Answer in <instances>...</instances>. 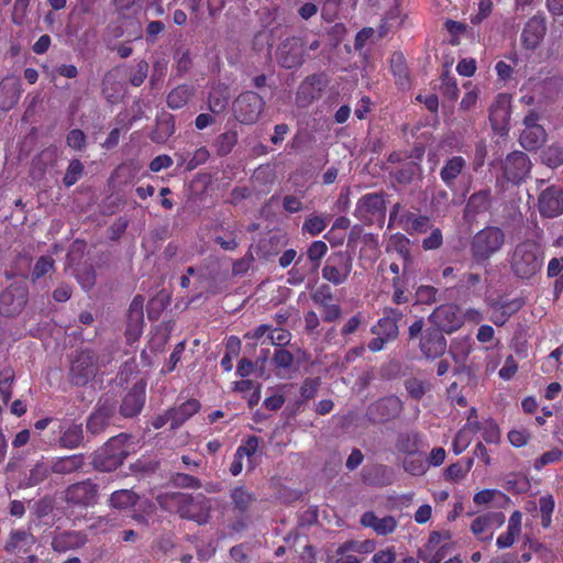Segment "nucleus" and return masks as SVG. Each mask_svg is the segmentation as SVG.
Here are the masks:
<instances>
[{
  "label": "nucleus",
  "instance_id": "f257e3e1",
  "mask_svg": "<svg viewBox=\"0 0 563 563\" xmlns=\"http://www.w3.org/2000/svg\"><path fill=\"white\" fill-rule=\"evenodd\" d=\"M161 508L177 514L180 518L206 525L210 519L211 503L203 494L168 492L157 497Z\"/></svg>",
  "mask_w": 563,
  "mask_h": 563
},
{
  "label": "nucleus",
  "instance_id": "f03ea898",
  "mask_svg": "<svg viewBox=\"0 0 563 563\" xmlns=\"http://www.w3.org/2000/svg\"><path fill=\"white\" fill-rule=\"evenodd\" d=\"M544 251L542 245L532 239H526L515 245L509 253L512 274L519 279H531L542 269Z\"/></svg>",
  "mask_w": 563,
  "mask_h": 563
},
{
  "label": "nucleus",
  "instance_id": "7ed1b4c3",
  "mask_svg": "<svg viewBox=\"0 0 563 563\" xmlns=\"http://www.w3.org/2000/svg\"><path fill=\"white\" fill-rule=\"evenodd\" d=\"M504 231L494 225H488L475 233L470 242V252L473 261L482 265L499 252L505 244Z\"/></svg>",
  "mask_w": 563,
  "mask_h": 563
},
{
  "label": "nucleus",
  "instance_id": "20e7f679",
  "mask_svg": "<svg viewBox=\"0 0 563 563\" xmlns=\"http://www.w3.org/2000/svg\"><path fill=\"white\" fill-rule=\"evenodd\" d=\"M131 435L120 433L109 439L92 460L93 467L101 472H112L121 466L129 455L128 442Z\"/></svg>",
  "mask_w": 563,
  "mask_h": 563
},
{
  "label": "nucleus",
  "instance_id": "39448f33",
  "mask_svg": "<svg viewBox=\"0 0 563 563\" xmlns=\"http://www.w3.org/2000/svg\"><path fill=\"white\" fill-rule=\"evenodd\" d=\"M402 317L404 313L400 309L384 308L383 317L371 329V332L375 335L367 344L371 352H379L385 349L387 343L397 339L399 334L398 322Z\"/></svg>",
  "mask_w": 563,
  "mask_h": 563
},
{
  "label": "nucleus",
  "instance_id": "423d86ee",
  "mask_svg": "<svg viewBox=\"0 0 563 563\" xmlns=\"http://www.w3.org/2000/svg\"><path fill=\"white\" fill-rule=\"evenodd\" d=\"M503 179L497 178L496 188L505 190V181L512 185H520L529 176L532 164L529 156L521 151L509 153L501 161Z\"/></svg>",
  "mask_w": 563,
  "mask_h": 563
},
{
  "label": "nucleus",
  "instance_id": "0eeeda50",
  "mask_svg": "<svg viewBox=\"0 0 563 563\" xmlns=\"http://www.w3.org/2000/svg\"><path fill=\"white\" fill-rule=\"evenodd\" d=\"M100 369L98 354L91 349L77 351L69 367V379L75 386H86Z\"/></svg>",
  "mask_w": 563,
  "mask_h": 563
},
{
  "label": "nucleus",
  "instance_id": "6e6552de",
  "mask_svg": "<svg viewBox=\"0 0 563 563\" xmlns=\"http://www.w3.org/2000/svg\"><path fill=\"white\" fill-rule=\"evenodd\" d=\"M354 216L365 225L382 223L386 216L385 194L369 192L362 196L355 206Z\"/></svg>",
  "mask_w": 563,
  "mask_h": 563
},
{
  "label": "nucleus",
  "instance_id": "1a4fd4ad",
  "mask_svg": "<svg viewBox=\"0 0 563 563\" xmlns=\"http://www.w3.org/2000/svg\"><path fill=\"white\" fill-rule=\"evenodd\" d=\"M352 268L353 257L347 251L332 252L322 268V278L339 286L349 279Z\"/></svg>",
  "mask_w": 563,
  "mask_h": 563
},
{
  "label": "nucleus",
  "instance_id": "9d476101",
  "mask_svg": "<svg viewBox=\"0 0 563 563\" xmlns=\"http://www.w3.org/2000/svg\"><path fill=\"white\" fill-rule=\"evenodd\" d=\"M265 108L264 99L254 91H244L233 101L234 118L242 124L255 123Z\"/></svg>",
  "mask_w": 563,
  "mask_h": 563
},
{
  "label": "nucleus",
  "instance_id": "9b49d317",
  "mask_svg": "<svg viewBox=\"0 0 563 563\" xmlns=\"http://www.w3.org/2000/svg\"><path fill=\"white\" fill-rule=\"evenodd\" d=\"M117 419V401L112 398H101L95 410L89 415L86 428L88 432L98 435L104 432Z\"/></svg>",
  "mask_w": 563,
  "mask_h": 563
},
{
  "label": "nucleus",
  "instance_id": "f8f14e48",
  "mask_svg": "<svg viewBox=\"0 0 563 563\" xmlns=\"http://www.w3.org/2000/svg\"><path fill=\"white\" fill-rule=\"evenodd\" d=\"M402 410L400 398L390 395L372 402L366 410V417L373 423H386L397 419Z\"/></svg>",
  "mask_w": 563,
  "mask_h": 563
},
{
  "label": "nucleus",
  "instance_id": "ddd939ff",
  "mask_svg": "<svg viewBox=\"0 0 563 563\" xmlns=\"http://www.w3.org/2000/svg\"><path fill=\"white\" fill-rule=\"evenodd\" d=\"M230 497L233 505L232 511L235 517L232 529L236 532H241L247 527L250 510L256 498L255 495L244 486L234 487L231 490Z\"/></svg>",
  "mask_w": 563,
  "mask_h": 563
},
{
  "label": "nucleus",
  "instance_id": "4468645a",
  "mask_svg": "<svg viewBox=\"0 0 563 563\" xmlns=\"http://www.w3.org/2000/svg\"><path fill=\"white\" fill-rule=\"evenodd\" d=\"M26 301V283L24 280H16L0 294V313L5 317L19 314Z\"/></svg>",
  "mask_w": 563,
  "mask_h": 563
},
{
  "label": "nucleus",
  "instance_id": "2eb2a0df",
  "mask_svg": "<svg viewBox=\"0 0 563 563\" xmlns=\"http://www.w3.org/2000/svg\"><path fill=\"white\" fill-rule=\"evenodd\" d=\"M429 321L433 324L432 328L449 334L457 331L464 323L459 306L453 303L437 307L429 316Z\"/></svg>",
  "mask_w": 563,
  "mask_h": 563
},
{
  "label": "nucleus",
  "instance_id": "dca6fc26",
  "mask_svg": "<svg viewBox=\"0 0 563 563\" xmlns=\"http://www.w3.org/2000/svg\"><path fill=\"white\" fill-rule=\"evenodd\" d=\"M305 43L300 37H287L278 47V64L286 69L298 68L305 62Z\"/></svg>",
  "mask_w": 563,
  "mask_h": 563
},
{
  "label": "nucleus",
  "instance_id": "f3484780",
  "mask_svg": "<svg viewBox=\"0 0 563 563\" xmlns=\"http://www.w3.org/2000/svg\"><path fill=\"white\" fill-rule=\"evenodd\" d=\"M506 517L501 511H488L477 516L470 526L471 532L481 542L493 540L494 530L505 523Z\"/></svg>",
  "mask_w": 563,
  "mask_h": 563
},
{
  "label": "nucleus",
  "instance_id": "a211bd4d",
  "mask_svg": "<svg viewBox=\"0 0 563 563\" xmlns=\"http://www.w3.org/2000/svg\"><path fill=\"white\" fill-rule=\"evenodd\" d=\"M35 538L31 530H15L11 533L5 550L18 555L12 563H32L34 555L31 553Z\"/></svg>",
  "mask_w": 563,
  "mask_h": 563
},
{
  "label": "nucleus",
  "instance_id": "6ab92c4d",
  "mask_svg": "<svg viewBox=\"0 0 563 563\" xmlns=\"http://www.w3.org/2000/svg\"><path fill=\"white\" fill-rule=\"evenodd\" d=\"M98 485L91 479L69 485L65 490V500L68 505L89 507L96 504Z\"/></svg>",
  "mask_w": 563,
  "mask_h": 563
},
{
  "label": "nucleus",
  "instance_id": "aec40b11",
  "mask_svg": "<svg viewBox=\"0 0 563 563\" xmlns=\"http://www.w3.org/2000/svg\"><path fill=\"white\" fill-rule=\"evenodd\" d=\"M538 209L544 218L563 214V189L556 186L545 188L539 196Z\"/></svg>",
  "mask_w": 563,
  "mask_h": 563
},
{
  "label": "nucleus",
  "instance_id": "412c9836",
  "mask_svg": "<svg viewBox=\"0 0 563 563\" xmlns=\"http://www.w3.org/2000/svg\"><path fill=\"white\" fill-rule=\"evenodd\" d=\"M419 347L426 358L434 360L446 351V340L440 329L429 327L420 336Z\"/></svg>",
  "mask_w": 563,
  "mask_h": 563
},
{
  "label": "nucleus",
  "instance_id": "4be33fe9",
  "mask_svg": "<svg viewBox=\"0 0 563 563\" xmlns=\"http://www.w3.org/2000/svg\"><path fill=\"white\" fill-rule=\"evenodd\" d=\"M145 384L136 383L124 395L119 412L124 418H133L141 413L145 404Z\"/></svg>",
  "mask_w": 563,
  "mask_h": 563
},
{
  "label": "nucleus",
  "instance_id": "5701e85b",
  "mask_svg": "<svg viewBox=\"0 0 563 563\" xmlns=\"http://www.w3.org/2000/svg\"><path fill=\"white\" fill-rule=\"evenodd\" d=\"M323 86L324 80L322 75L312 74L307 76L298 87L296 96L297 103L300 107L311 104L321 97Z\"/></svg>",
  "mask_w": 563,
  "mask_h": 563
},
{
  "label": "nucleus",
  "instance_id": "b1692460",
  "mask_svg": "<svg viewBox=\"0 0 563 563\" xmlns=\"http://www.w3.org/2000/svg\"><path fill=\"white\" fill-rule=\"evenodd\" d=\"M547 33V22L543 15H533L523 26L521 33L522 45L527 49H534Z\"/></svg>",
  "mask_w": 563,
  "mask_h": 563
},
{
  "label": "nucleus",
  "instance_id": "393cba45",
  "mask_svg": "<svg viewBox=\"0 0 563 563\" xmlns=\"http://www.w3.org/2000/svg\"><path fill=\"white\" fill-rule=\"evenodd\" d=\"M119 71L112 68L102 79V96L111 104L121 102L126 92L125 81L122 80Z\"/></svg>",
  "mask_w": 563,
  "mask_h": 563
},
{
  "label": "nucleus",
  "instance_id": "a878e982",
  "mask_svg": "<svg viewBox=\"0 0 563 563\" xmlns=\"http://www.w3.org/2000/svg\"><path fill=\"white\" fill-rule=\"evenodd\" d=\"M510 120V104L507 96L498 95L489 108V122L495 131L507 129Z\"/></svg>",
  "mask_w": 563,
  "mask_h": 563
},
{
  "label": "nucleus",
  "instance_id": "bb28decb",
  "mask_svg": "<svg viewBox=\"0 0 563 563\" xmlns=\"http://www.w3.org/2000/svg\"><path fill=\"white\" fill-rule=\"evenodd\" d=\"M122 80L130 84L132 87H140L143 85L148 76L150 65L145 59H140L133 64L117 66Z\"/></svg>",
  "mask_w": 563,
  "mask_h": 563
},
{
  "label": "nucleus",
  "instance_id": "cd10ccee",
  "mask_svg": "<svg viewBox=\"0 0 563 563\" xmlns=\"http://www.w3.org/2000/svg\"><path fill=\"white\" fill-rule=\"evenodd\" d=\"M522 306L523 301L519 298L494 301L490 305L492 314L489 319L495 325L503 327L512 314L522 308Z\"/></svg>",
  "mask_w": 563,
  "mask_h": 563
},
{
  "label": "nucleus",
  "instance_id": "c85d7f7f",
  "mask_svg": "<svg viewBox=\"0 0 563 563\" xmlns=\"http://www.w3.org/2000/svg\"><path fill=\"white\" fill-rule=\"evenodd\" d=\"M363 482L371 486L384 487L393 484L394 472L384 464H374L363 468Z\"/></svg>",
  "mask_w": 563,
  "mask_h": 563
},
{
  "label": "nucleus",
  "instance_id": "c756f323",
  "mask_svg": "<svg viewBox=\"0 0 563 563\" xmlns=\"http://www.w3.org/2000/svg\"><path fill=\"white\" fill-rule=\"evenodd\" d=\"M465 168L466 161L464 157L452 156L444 162L440 170V178L450 190H454L455 181Z\"/></svg>",
  "mask_w": 563,
  "mask_h": 563
},
{
  "label": "nucleus",
  "instance_id": "7c9ffc66",
  "mask_svg": "<svg viewBox=\"0 0 563 563\" xmlns=\"http://www.w3.org/2000/svg\"><path fill=\"white\" fill-rule=\"evenodd\" d=\"M20 98V82L19 79L9 76L0 82V108L2 110L12 109Z\"/></svg>",
  "mask_w": 563,
  "mask_h": 563
},
{
  "label": "nucleus",
  "instance_id": "2f4dec72",
  "mask_svg": "<svg viewBox=\"0 0 563 563\" xmlns=\"http://www.w3.org/2000/svg\"><path fill=\"white\" fill-rule=\"evenodd\" d=\"M230 98L229 86L224 84L213 85L208 95V109L214 114H220L227 110Z\"/></svg>",
  "mask_w": 563,
  "mask_h": 563
},
{
  "label": "nucleus",
  "instance_id": "473e14b6",
  "mask_svg": "<svg viewBox=\"0 0 563 563\" xmlns=\"http://www.w3.org/2000/svg\"><path fill=\"white\" fill-rule=\"evenodd\" d=\"M493 205V195L490 188L486 187L474 191L467 202L465 210L468 214L477 216L489 211Z\"/></svg>",
  "mask_w": 563,
  "mask_h": 563
},
{
  "label": "nucleus",
  "instance_id": "72a5a7b5",
  "mask_svg": "<svg viewBox=\"0 0 563 563\" xmlns=\"http://www.w3.org/2000/svg\"><path fill=\"white\" fill-rule=\"evenodd\" d=\"M390 70L395 77L396 85L402 89L408 90L411 87V79L406 58L402 53L395 52L390 57Z\"/></svg>",
  "mask_w": 563,
  "mask_h": 563
},
{
  "label": "nucleus",
  "instance_id": "f704fd0d",
  "mask_svg": "<svg viewBox=\"0 0 563 563\" xmlns=\"http://www.w3.org/2000/svg\"><path fill=\"white\" fill-rule=\"evenodd\" d=\"M196 88L189 84L178 85L172 89L166 98L167 107L172 110L183 109L195 97Z\"/></svg>",
  "mask_w": 563,
  "mask_h": 563
},
{
  "label": "nucleus",
  "instance_id": "c9c22d12",
  "mask_svg": "<svg viewBox=\"0 0 563 563\" xmlns=\"http://www.w3.org/2000/svg\"><path fill=\"white\" fill-rule=\"evenodd\" d=\"M201 408L197 399H189L181 402L179 406L170 408L172 413V429L176 430L184 424L188 419L195 416Z\"/></svg>",
  "mask_w": 563,
  "mask_h": 563
},
{
  "label": "nucleus",
  "instance_id": "e433bc0d",
  "mask_svg": "<svg viewBox=\"0 0 563 563\" xmlns=\"http://www.w3.org/2000/svg\"><path fill=\"white\" fill-rule=\"evenodd\" d=\"M421 437L416 431L399 432L396 439L395 448L398 453L413 456L420 451Z\"/></svg>",
  "mask_w": 563,
  "mask_h": 563
},
{
  "label": "nucleus",
  "instance_id": "4c0bfd02",
  "mask_svg": "<svg viewBox=\"0 0 563 563\" xmlns=\"http://www.w3.org/2000/svg\"><path fill=\"white\" fill-rule=\"evenodd\" d=\"M483 277L478 273H464L454 288L464 296H481Z\"/></svg>",
  "mask_w": 563,
  "mask_h": 563
},
{
  "label": "nucleus",
  "instance_id": "58836bf2",
  "mask_svg": "<svg viewBox=\"0 0 563 563\" xmlns=\"http://www.w3.org/2000/svg\"><path fill=\"white\" fill-rule=\"evenodd\" d=\"M402 229L409 234L424 233L430 227V219L427 216L417 214L411 211H406L399 219Z\"/></svg>",
  "mask_w": 563,
  "mask_h": 563
},
{
  "label": "nucleus",
  "instance_id": "ea45409f",
  "mask_svg": "<svg viewBox=\"0 0 563 563\" xmlns=\"http://www.w3.org/2000/svg\"><path fill=\"white\" fill-rule=\"evenodd\" d=\"M547 140V132L542 125L525 129L520 135V144L527 151L540 148Z\"/></svg>",
  "mask_w": 563,
  "mask_h": 563
},
{
  "label": "nucleus",
  "instance_id": "a19ab883",
  "mask_svg": "<svg viewBox=\"0 0 563 563\" xmlns=\"http://www.w3.org/2000/svg\"><path fill=\"white\" fill-rule=\"evenodd\" d=\"M420 170L421 167L417 162L407 159L397 169L390 172V177L400 185H407L412 183Z\"/></svg>",
  "mask_w": 563,
  "mask_h": 563
},
{
  "label": "nucleus",
  "instance_id": "79ce46f5",
  "mask_svg": "<svg viewBox=\"0 0 563 563\" xmlns=\"http://www.w3.org/2000/svg\"><path fill=\"white\" fill-rule=\"evenodd\" d=\"M555 509V500L551 494L542 495L536 507L537 516L540 517V525L543 529L552 526V516Z\"/></svg>",
  "mask_w": 563,
  "mask_h": 563
},
{
  "label": "nucleus",
  "instance_id": "37998d69",
  "mask_svg": "<svg viewBox=\"0 0 563 563\" xmlns=\"http://www.w3.org/2000/svg\"><path fill=\"white\" fill-rule=\"evenodd\" d=\"M441 85L439 90L441 95L449 101H456L459 98L460 89L457 87L456 78L451 74L450 66L445 65L441 76Z\"/></svg>",
  "mask_w": 563,
  "mask_h": 563
},
{
  "label": "nucleus",
  "instance_id": "c03bdc74",
  "mask_svg": "<svg viewBox=\"0 0 563 563\" xmlns=\"http://www.w3.org/2000/svg\"><path fill=\"white\" fill-rule=\"evenodd\" d=\"M84 457L81 454H74L69 456L59 457L53 461L51 471L56 474H70L81 468Z\"/></svg>",
  "mask_w": 563,
  "mask_h": 563
},
{
  "label": "nucleus",
  "instance_id": "a18cd8bd",
  "mask_svg": "<svg viewBox=\"0 0 563 563\" xmlns=\"http://www.w3.org/2000/svg\"><path fill=\"white\" fill-rule=\"evenodd\" d=\"M329 219L330 216L328 214H319L316 212L310 213L302 223V234H308L310 236L319 235L328 227Z\"/></svg>",
  "mask_w": 563,
  "mask_h": 563
},
{
  "label": "nucleus",
  "instance_id": "49530a36",
  "mask_svg": "<svg viewBox=\"0 0 563 563\" xmlns=\"http://www.w3.org/2000/svg\"><path fill=\"white\" fill-rule=\"evenodd\" d=\"M82 439V426L71 424L57 438V441L62 448L75 449L81 443ZM54 441H56V439H54Z\"/></svg>",
  "mask_w": 563,
  "mask_h": 563
},
{
  "label": "nucleus",
  "instance_id": "de8ad7c7",
  "mask_svg": "<svg viewBox=\"0 0 563 563\" xmlns=\"http://www.w3.org/2000/svg\"><path fill=\"white\" fill-rule=\"evenodd\" d=\"M33 257L31 253H23L16 256L14 260L12 267H11V274L13 276H21L25 282V278L31 276V279L34 280V271L32 267Z\"/></svg>",
  "mask_w": 563,
  "mask_h": 563
},
{
  "label": "nucleus",
  "instance_id": "09e8293b",
  "mask_svg": "<svg viewBox=\"0 0 563 563\" xmlns=\"http://www.w3.org/2000/svg\"><path fill=\"white\" fill-rule=\"evenodd\" d=\"M541 162L554 169L563 165V146L551 144L541 152Z\"/></svg>",
  "mask_w": 563,
  "mask_h": 563
},
{
  "label": "nucleus",
  "instance_id": "8fccbe9b",
  "mask_svg": "<svg viewBox=\"0 0 563 563\" xmlns=\"http://www.w3.org/2000/svg\"><path fill=\"white\" fill-rule=\"evenodd\" d=\"M110 505L117 509H128L137 501V495L129 489L115 490L110 496Z\"/></svg>",
  "mask_w": 563,
  "mask_h": 563
},
{
  "label": "nucleus",
  "instance_id": "3c124183",
  "mask_svg": "<svg viewBox=\"0 0 563 563\" xmlns=\"http://www.w3.org/2000/svg\"><path fill=\"white\" fill-rule=\"evenodd\" d=\"M238 143V133L235 131H227L221 133L214 142V147L219 156L230 154Z\"/></svg>",
  "mask_w": 563,
  "mask_h": 563
},
{
  "label": "nucleus",
  "instance_id": "603ef678",
  "mask_svg": "<svg viewBox=\"0 0 563 563\" xmlns=\"http://www.w3.org/2000/svg\"><path fill=\"white\" fill-rule=\"evenodd\" d=\"M144 325V314H128V323L125 330V336L128 342L136 341L142 332Z\"/></svg>",
  "mask_w": 563,
  "mask_h": 563
},
{
  "label": "nucleus",
  "instance_id": "864d4df0",
  "mask_svg": "<svg viewBox=\"0 0 563 563\" xmlns=\"http://www.w3.org/2000/svg\"><path fill=\"white\" fill-rule=\"evenodd\" d=\"M84 170V164L79 159H71L63 178L64 186L71 187L75 185L82 177Z\"/></svg>",
  "mask_w": 563,
  "mask_h": 563
},
{
  "label": "nucleus",
  "instance_id": "5fc2aeb1",
  "mask_svg": "<svg viewBox=\"0 0 563 563\" xmlns=\"http://www.w3.org/2000/svg\"><path fill=\"white\" fill-rule=\"evenodd\" d=\"M169 481L177 488L199 489L202 487V483L198 477L185 473H174Z\"/></svg>",
  "mask_w": 563,
  "mask_h": 563
},
{
  "label": "nucleus",
  "instance_id": "6e6d98bb",
  "mask_svg": "<svg viewBox=\"0 0 563 563\" xmlns=\"http://www.w3.org/2000/svg\"><path fill=\"white\" fill-rule=\"evenodd\" d=\"M377 543L373 539H367L364 541L358 540H347L342 543L343 550H352L353 553L360 554H369L376 550Z\"/></svg>",
  "mask_w": 563,
  "mask_h": 563
},
{
  "label": "nucleus",
  "instance_id": "4d7b16f0",
  "mask_svg": "<svg viewBox=\"0 0 563 563\" xmlns=\"http://www.w3.org/2000/svg\"><path fill=\"white\" fill-rule=\"evenodd\" d=\"M328 253V245L321 240L313 241L307 249L306 254L308 260L314 267H319L321 260Z\"/></svg>",
  "mask_w": 563,
  "mask_h": 563
},
{
  "label": "nucleus",
  "instance_id": "13d9d810",
  "mask_svg": "<svg viewBox=\"0 0 563 563\" xmlns=\"http://www.w3.org/2000/svg\"><path fill=\"white\" fill-rule=\"evenodd\" d=\"M14 372L11 368H4L0 372V398L4 404L11 399Z\"/></svg>",
  "mask_w": 563,
  "mask_h": 563
},
{
  "label": "nucleus",
  "instance_id": "bf43d9fd",
  "mask_svg": "<svg viewBox=\"0 0 563 563\" xmlns=\"http://www.w3.org/2000/svg\"><path fill=\"white\" fill-rule=\"evenodd\" d=\"M272 364L276 368L288 371L294 364V355L285 347H276L272 357Z\"/></svg>",
  "mask_w": 563,
  "mask_h": 563
},
{
  "label": "nucleus",
  "instance_id": "052dcab7",
  "mask_svg": "<svg viewBox=\"0 0 563 563\" xmlns=\"http://www.w3.org/2000/svg\"><path fill=\"white\" fill-rule=\"evenodd\" d=\"M482 438L488 444H498L500 442V429L492 418L483 422Z\"/></svg>",
  "mask_w": 563,
  "mask_h": 563
},
{
  "label": "nucleus",
  "instance_id": "680f3d73",
  "mask_svg": "<svg viewBox=\"0 0 563 563\" xmlns=\"http://www.w3.org/2000/svg\"><path fill=\"white\" fill-rule=\"evenodd\" d=\"M405 388L411 398L420 400L424 396L428 385L419 378L411 377L406 379Z\"/></svg>",
  "mask_w": 563,
  "mask_h": 563
},
{
  "label": "nucleus",
  "instance_id": "e2e57ef3",
  "mask_svg": "<svg viewBox=\"0 0 563 563\" xmlns=\"http://www.w3.org/2000/svg\"><path fill=\"white\" fill-rule=\"evenodd\" d=\"M501 497L506 500L509 498L498 489L486 488L474 494L473 501L477 506H486L490 504L496 497Z\"/></svg>",
  "mask_w": 563,
  "mask_h": 563
},
{
  "label": "nucleus",
  "instance_id": "0e129e2a",
  "mask_svg": "<svg viewBox=\"0 0 563 563\" xmlns=\"http://www.w3.org/2000/svg\"><path fill=\"white\" fill-rule=\"evenodd\" d=\"M562 457L563 451L558 448H554L550 451L544 452L538 459H536L533 466L537 471H540L549 464H553L561 461Z\"/></svg>",
  "mask_w": 563,
  "mask_h": 563
},
{
  "label": "nucleus",
  "instance_id": "69168bd1",
  "mask_svg": "<svg viewBox=\"0 0 563 563\" xmlns=\"http://www.w3.org/2000/svg\"><path fill=\"white\" fill-rule=\"evenodd\" d=\"M439 290L430 285H421L416 290V302L431 305L437 301Z\"/></svg>",
  "mask_w": 563,
  "mask_h": 563
},
{
  "label": "nucleus",
  "instance_id": "338daca9",
  "mask_svg": "<svg viewBox=\"0 0 563 563\" xmlns=\"http://www.w3.org/2000/svg\"><path fill=\"white\" fill-rule=\"evenodd\" d=\"M258 444L260 438L256 435H247L242 440V443L238 446L235 452L239 454V457H251L256 453Z\"/></svg>",
  "mask_w": 563,
  "mask_h": 563
},
{
  "label": "nucleus",
  "instance_id": "774afa93",
  "mask_svg": "<svg viewBox=\"0 0 563 563\" xmlns=\"http://www.w3.org/2000/svg\"><path fill=\"white\" fill-rule=\"evenodd\" d=\"M67 145L75 151H82L87 145V136L80 129H73L66 136Z\"/></svg>",
  "mask_w": 563,
  "mask_h": 563
}]
</instances>
